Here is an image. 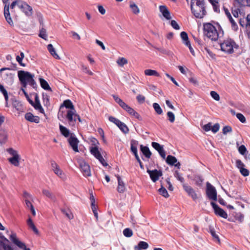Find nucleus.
Here are the masks:
<instances>
[{
    "mask_svg": "<svg viewBox=\"0 0 250 250\" xmlns=\"http://www.w3.org/2000/svg\"><path fill=\"white\" fill-rule=\"evenodd\" d=\"M190 8L192 13L197 18H203L207 13L205 0H191Z\"/></svg>",
    "mask_w": 250,
    "mask_h": 250,
    "instance_id": "f257e3e1",
    "label": "nucleus"
},
{
    "mask_svg": "<svg viewBox=\"0 0 250 250\" xmlns=\"http://www.w3.org/2000/svg\"><path fill=\"white\" fill-rule=\"evenodd\" d=\"M19 80L22 85L21 88H25L28 84L33 88L37 87V84L34 79V75L28 71L21 70L18 73Z\"/></svg>",
    "mask_w": 250,
    "mask_h": 250,
    "instance_id": "f03ea898",
    "label": "nucleus"
},
{
    "mask_svg": "<svg viewBox=\"0 0 250 250\" xmlns=\"http://www.w3.org/2000/svg\"><path fill=\"white\" fill-rule=\"evenodd\" d=\"M204 34L211 41H216L220 34L223 35V31L218 32L216 27L210 23H205L203 25Z\"/></svg>",
    "mask_w": 250,
    "mask_h": 250,
    "instance_id": "7ed1b4c3",
    "label": "nucleus"
},
{
    "mask_svg": "<svg viewBox=\"0 0 250 250\" xmlns=\"http://www.w3.org/2000/svg\"><path fill=\"white\" fill-rule=\"evenodd\" d=\"M113 99L115 102L118 103L119 105L125 110L128 114L131 116H133L136 118L141 120V118L140 115L136 112L133 108L130 107L128 105L125 104L121 99L118 96L115 95H112Z\"/></svg>",
    "mask_w": 250,
    "mask_h": 250,
    "instance_id": "20e7f679",
    "label": "nucleus"
},
{
    "mask_svg": "<svg viewBox=\"0 0 250 250\" xmlns=\"http://www.w3.org/2000/svg\"><path fill=\"white\" fill-rule=\"evenodd\" d=\"M220 46L221 50L227 54H231L234 52V49L238 48V45L235 42L230 39L224 41L220 43Z\"/></svg>",
    "mask_w": 250,
    "mask_h": 250,
    "instance_id": "39448f33",
    "label": "nucleus"
},
{
    "mask_svg": "<svg viewBox=\"0 0 250 250\" xmlns=\"http://www.w3.org/2000/svg\"><path fill=\"white\" fill-rule=\"evenodd\" d=\"M7 151L12 156L8 158L9 162L15 167H18L20 165V156L18 154L17 151L12 148L7 149Z\"/></svg>",
    "mask_w": 250,
    "mask_h": 250,
    "instance_id": "423d86ee",
    "label": "nucleus"
},
{
    "mask_svg": "<svg viewBox=\"0 0 250 250\" xmlns=\"http://www.w3.org/2000/svg\"><path fill=\"white\" fill-rule=\"evenodd\" d=\"M9 239L11 241L20 249L23 250H31L29 248H27L26 245L23 242L21 241L17 236L16 234L11 231L9 235Z\"/></svg>",
    "mask_w": 250,
    "mask_h": 250,
    "instance_id": "0eeeda50",
    "label": "nucleus"
},
{
    "mask_svg": "<svg viewBox=\"0 0 250 250\" xmlns=\"http://www.w3.org/2000/svg\"><path fill=\"white\" fill-rule=\"evenodd\" d=\"M206 194L208 197L213 201L217 200V191L215 188L210 183H207Z\"/></svg>",
    "mask_w": 250,
    "mask_h": 250,
    "instance_id": "6e6552de",
    "label": "nucleus"
},
{
    "mask_svg": "<svg viewBox=\"0 0 250 250\" xmlns=\"http://www.w3.org/2000/svg\"><path fill=\"white\" fill-rule=\"evenodd\" d=\"M19 4V8L26 16L29 17L33 15V8L27 2L21 0Z\"/></svg>",
    "mask_w": 250,
    "mask_h": 250,
    "instance_id": "1a4fd4ad",
    "label": "nucleus"
},
{
    "mask_svg": "<svg viewBox=\"0 0 250 250\" xmlns=\"http://www.w3.org/2000/svg\"><path fill=\"white\" fill-rule=\"evenodd\" d=\"M182 186L184 190L193 201H196L198 199V195L196 193V191L191 186L185 183H183Z\"/></svg>",
    "mask_w": 250,
    "mask_h": 250,
    "instance_id": "9d476101",
    "label": "nucleus"
},
{
    "mask_svg": "<svg viewBox=\"0 0 250 250\" xmlns=\"http://www.w3.org/2000/svg\"><path fill=\"white\" fill-rule=\"evenodd\" d=\"M90 153L100 161L103 166H107V163L102 156L97 146H95L93 147H91L90 148Z\"/></svg>",
    "mask_w": 250,
    "mask_h": 250,
    "instance_id": "9b49d317",
    "label": "nucleus"
},
{
    "mask_svg": "<svg viewBox=\"0 0 250 250\" xmlns=\"http://www.w3.org/2000/svg\"><path fill=\"white\" fill-rule=\"evenodd\" d=\"M79 163L83 175L85 177L90 176L91 171L89 166L83 160H80Z\"/></svg>",
    "mask_w": 250,
    "mask_h": 250,
    "instance_id": "f8f14e48",
    "label": "nucleus"
},
{
    "mask_svg": "<svg viewBox=\"0 0 250 250\" xmlns=\"http://www.w3.org/2000/svg\"><path fill=\"white\" fill-rule=\"evenodd\" d=\"M32 95L34 96L35 102H33V104H31V105L33 106L36 110L39 111L42 114H44V111L40 103L38 94L36 93H33L30 94V95Z\"/></svg>",
    "mask_w": 250,
    "mask_h": 250,
    "instance_id": "ddd939ff",
    "label": "nucleus"
},
{
    "mask_svg": "<svg viewBox=\"0 0 250 250\" xmlns=\"http://www.w3.org/2000/svg\"><path fill=\"white\" fill-rule=\"evenodd\" d=\"M210 205L213 208L214 213L216 215L219 216L225 219H227L228 218V214L227 212L222 208H220L217 204L211 202L210 203Z\"/></svg>",
    "mask_w": 250,
    "mask_h": 250,
    "instance_id": "4468645a",
    "label": "nucleus"
},
{
    "mask_svg": "<svg viewBox=\"0 0 250 250\" xmlns=\"http://www.w3.org/2000/svg\"><path fill=\"white\" fill-rule=\"evenodd\" d=\"M76 116L77 114L76 113L75 110H68L66 117L68 120L70 125H74L76 122Z\"/></svg>",
    "mask_w": 250,
    "mask_h": 250,
    "instance_id": "2eb2a0df",
    "label": "nucleus"
},
{
    "mask_svg": "<svg viewBox=\"0 0 250 250\" xmlns=\"http://www.w3.org/2000/svg\"><path fill=\"white\" fill-rule=\"evenodd\" d=\"M50 163L51 168L54 172L60 178H63L64 173L58 164L53 160L51 161Z\"/></svg>",
    "mask_w": 250,
    "mask_h": 250,
    "instance_id": "dca6fc26",
    "label": "nucleus"
},
{
    "mask_svg": "<svg viewBox=\"0 0 250 250\" xmlns=\"http://www.w3.org/2000/svg\"><path fill=\"white\" fill-rule=\"evenodd\" d=\"M151 146L155 149H156L158 152L159 154L162 158H163L164 159L166 158V154L164 149L163 146H162L156 142H152L151 143Z\"/></svg>",
    "mask_w": 250,
    "mask_h": 250,
    "instance_id": "f3484780",
    "label": "nucleus"
},
{
    "mask_svg": "<svg viewBox=\"0 0 250 250\" xmlns=\"http://www.w3.org/2000/svg\"><path fill=\"white\" fill-rule=\"evenodd\" d=\"M68 143L75 152H79L78 144L79 141L75 136L71 135L68 139Z\"/></svg>",
    "mask_w": 250,
    "mask_h": 250,
    "instance_id": "a211bd4d",
    "label": "nucleus"
},
{
    "mask_svg": "<svg viewBox=\"0 0 250 250\" xmlns=\"http://www.w3.org/2000/svg\"><path fill=\"white\" fill-rule=\"evenodd\" d=\"M147 172L149 174L150 177L153 182L157 181L159 178L162 175V171L157 169L153 170L148 169Z\"/></svg>",
    "mask_w": 250,
    "mask_h": 250,
    "instance_id": "6ab92c4d",
    "label": "nucleus"
},
{
    "mask_svg": "<svg viewBox=\"0 0 250 250\" xmlns=\"http://www.w3.org/2000/svg\"><path fill=\"white\" fill-rule=\"evenodd\" d=\"M4 15L6 21L10 25H13V21L11 18L9 12V5L5 4L4 8Z\"/></svg>",
    "mask_w": 250,
    "mask_h": 250,
    "instance_id": "aec40b11",
    "label": "nucleus"
},
{
    "mask_svg": "<svg viewBox=\"0 0 250 250\" xmlns=\"http://www.w3.org/2000/svg\"><path fill=\"white\" fill-rule=\"evenodd\" d=\"M117 178L118 180L117 190L119 193H124L126 189L125 184L119 175H117Z\"/></svg>",
    "mask_w": 250,
    "mask_h": 250,
    "instance_id": "412c9836",
    "label": "nucleus"
},
{
    "mask_svg": "<svg viewBox=\"0 0 250 250\" xmlns=\"http://www.w3.org/2000/svg\"><path fill=\"white\" fill-rule=\"evenodd\" d=\"M159 10L163 16L167 19L170 20L171 19L170 13L168 11L167 8L165 5H160L159 6Z\"/></svg>",
    "mask_w": 250,
    "mask_h": 250,
    "instance_id": "4be33fe9",
    "label": "nucleus"
},
{
    "mask_svg": "<svg viewBox=\"0 0 250 250\" xmlns=\"http://www.w3.org/2000/svg\"><path fill=\"white\" fill-rule=\"evenodd\" d=\"M25 118L26 120L33 123H39L40 118L38 116H34L30 112L27 113L25 115Z\"/></svg>",
    "mask_w": 250,
    "mask_h": 250,
    "instance_id": "5701e85b",
    "label": "nucleus"
},
{
    "mask_svg": "<svg viewBox=\"0 0 250 250\" xmlns=\"http://www.w3.org/2000/svg\"><path fill=\"white\" fill-rule=\"evenodd\" d=\"M42 194L44 196L51 199L53 201H55L56 198L55 195L49 190L46 189H42Z\"/></svg>",
    "mask_w": 250,
    "mask_h": 250,
    "instance_id": "b1692460",
    "label": "nucleus"
},
{
    "mask_svg": "<svg viewBox=\"0 0 250 250\" xmlns=\"http://www.w3.org/2000/svg\"><path fill=\"white\" fill-rule=\"evenodd\" d=\"M47 49L50 54L55 59L60 60L61 59L59 56L57 54L56 52L55 48H54L52 44H49L47 46Z\"/></svg>",
    "mask_w": 250,
    "mask_h": 250,
    "instance_id": "393cba45",
    "label": "nucleus"
},
{
    "mask_svg": "<svg viewBox=\"0 0 250 250\" xmlns=\"http://www.w3.org/2000/svg\"><path fill=\"white\" fill-rule=\"evenodd\" d=\"M131 145V151L135 156L138 155L137 153V146L138 145V142L135 140H132L130 142Z\"/></svg>",
    "mask_w": 250,
    "mask_h": 250,
    "instance_id": "a878e982",
    "label": "nucleus"
},
{
    "mask_svg": "<svg viewBox=\"0 0 250 250\" xmlns=\"http://www.w3.org/2000/svg\"><path fill=\"white\" fill-rule=\"evenodd\" d=\"M141 151L143 154L147 158H149L151 155V152H150L149 148L146 146H143L142 145L140 146Z\"/></svg>",
    "mask_w": 250,
    "mask_h": 250,
    "instance_id": "bb28decb",
    "label": "nucleus"
},
{
    "mask_svg": "<svg viewBox=\"0 0 250 250\" xmlns=\"http://www.w3.org/2000/svg\"><path fill=\"white\" fill-rule=\"evenodd\" d=\"M27 224L28 227L33 231V232L36 234L39 235V231L37 229L32 219L30 217L27 221Z\"/></svg>",
    "mask_w": 250,
    "mask_h": 250,
    "instance_id": "cd10ccee",
    "label": "nucleus"
},
{
    "mask_svg": "<svg viewBox=\"0 0 250 250\" xmlns=\"http://www.w3.org/2000/svg\"><path fill=\"white\" fill-rule=\"evenodd\" d=\"M166 161L168 165L173 166L177 162V159L174 156L169 155L167 156Z\"/></svg>",
    "mask_w": 250,
    "mask_h": 250,
    "instance_id": "c85d7f7f",
    "label": "nucleus"
},
{
    "mask_svg": "<svg viewBox=\"0 0 250 250\" xmlns=\"http://www.w3.org/2000/svg\"><path fill=\"white\" fill-rule=\"evenodd\" d=\"M148 248V244L144 241H140L138 243L137 246L134 247V250H137V249L146 250Z\"/></svg>",
    "mask_w": 250,
    "mask_h": 250,
    "instance_id": "c756f323",
    "label": "nucleus"
},
{
    "mask_svg": "<svg viewBox=\"0 0 250 250\" xmlns=\"http://www.w3.org/2000/svg\"><path fill=\"white\" fill-rule=\"evenodd\" d=\"M7 139V134L5 130L0 129V145L4 144Z\"/></svg>",
    "mask_w": 250,
    "mask_h": 250,
    "instance_id": "7c9ffc66",
    "label": "nucleus"
},
{
    "mask_svg": "<svg viewBox=\"0 0 250 250\" xmlns=\"http://www.w3.org/2000/svg\"><path fill=\"white\" fill-rule=\"evenodd\" d=\"M129 7L134 14H138L140 13V9L138 6L133 2H130Z\"/></svg>",
    "mask_w": 250,
    "mask_h": 250,
    "instance_id": "2f4dec72",
    "label": "nucleus"
},
{
    "mask_svg": "<svg viewBox=\"0 0 250 250\" xmlns=\"http://www.w3.org/2000/svg\"><path fill=\"white\" fill-rule=\"evenodd\" d=\"M60 130L61 134L65 137H67L69 136L70 131L66 127L63 125H59Z\"/></svg>",
    "mask_w": 250,
    "mask_h": 250,
    "instance_id": "473e14b6",
    "label": "nucleus"
},
{
    "mask_svg": "<svg viewBox=\"0 0 250 250\" xmlns=\"http://www.w3.org/2000/svg\"><path fill=\"white\" fill-rule=\"evenodd\" d=\"M144 73L146 76H160L159 74L157 71L152 69H146L144 71Z\"/></svg>",
    "mask_w": 250,
    "mask_h": 250,
    "instance_id": "72a5a7b5",
    "label": "nucleus"
},
{
    "mask_svg": "<svg viewBox=\"0 0 250 250\" xmlns=\"http://www.w3.org/2000/svg\"><path fill=\"white\" fill-rule=\"evenodd\" d=\"M235 3L242 6L250 7V0H234Z\"/></svg>",
    "mask_w": 250,
    "mask_h": 250,
    "instance_id": "f704fd0d",
    "label": "nucleus"
},
{
    "mask_svg": "<svg viewBox=\"0 0 250 250\" xmlns=\"http://www.w3.org/2000/svg\"><path fill=\"white\" fill-rule=\"evenodd\" d=\"M42 88L45 90H51L50 87L49 86L48 83L43 79L40 78L39 79Z\"/></svg>",
    "mask_w": 250,
    "mask_h": 250,
    "instance_id": "c9c22d12",
    "label": "nucleus"
},
{
    "mask_svg": "<svg viewBox=\"0 0 250 250\" xmlns=\"http://www.w3.org/2000/svg\"><path fill=\"white\" fill-rule=\"evenodd\" d=\"M42 101L44 106H48L50 104L49 96L45 93H42Z\"/></svg>",
    "mask_w": 250,
    "mask_h": 250,
    "instance_id": "e433bc0d",
    "label": "nucleus"
},
{
    "mask_svg": "<svg viewBox=\"0 0 250 250\" xmlns=\"http://www.w3.org/2000/svg\"><path fill=\"white\" fill-rule=\"evenodd\" d=\"M63 105L69 110H75L74 106L72 103L69 100H65L63 103Z\"/></svg>",
    "mask_w": 250,
    "mask_h": 250,
    "instance_id": "4c0bfd02",
    "label": "nucleus"
},
{
    "mask_svg": "<svg viewBox=\"0 0 250 250\" xmlns=\"http://www.w3.org/2000/svg\"><path fill=\"white\" fill-rule=\"evenodd\" d=\"M118 127L120 128V129L124 133L126 134L129 132V129L126 126V125L121 122V123L119 125Z\"/></svg>",
    "mask_w": 250,
    "mask_h": 250,
    "instance_id": "58836bf2",
    "label": "nucleus"
},
{
    "mask_svg": "<svg viewBox=\"0 0 250 250\" xmlns=\"http://www.w3.org/2000/svg\"><path fill=\"white\" fill-rule=\"evenodd\" d=\"M61 211L70 220L73 218V215L71 211L67 209L62 208Z\"/></svg>",
    "mask_w": 250,
    "mask_h": 250,
    "instance_id": "ea45409f",
    "label": "nucleus"
},
{
    "mask_svg": "<svg viewBox=\"0 0 250 250\" xmlns=\"http://www.w3.org/2000/svg\"><path fill=\"white\" fill-rule=\"evenodd\" d=\"M209 2L212 4L213 10L215 12L219 11V6H218V2L216 0H208Z\"/></svg>",
    "mask_w": 250,
    "mask_h": 250,
    "instance_id": "a19ab883",
    "label": "nucleus"
},
{
    "mask_svg": "<svg viewBox=\"0 0 250 250\" xmlns=\"http://www.w3.org/2000/svg\"><path fill=\"white\" fill-rule=\"evenodd\" d=\"M39 36L40 37L45 40H46L47 38L46 29L44 28H43V26L40 29V34Z\"/></svg>",
    "mask_w": 250,
    "mask_h": 250,
    "instance_id": "79ce46f5",
    "label": "nucleus"
},
{
    "mask_svg": "<svg viewBox=\"0 0 250 250\" xmlns=\"http://www.w3.org/2000/svg\"><path fill=\"white\" fill-rule=\"evenodd\" d=\"M0 92L2 93L5 101L8 100V95L7 90L5 89L3 85L0 84Z\"/></svg>",
    "mask_w": 250,
    "mask_h": 250,
    "instance_id": "37998d69",
    "label": "nucleus"
},
{
    "mask_svg": "<svg viewBox=\"0 0 250 250\" xmlns=\"http://www.w3.org/2000/svg\"><path fill=\"white\" fill-rule=\"evenodd\" d=\"M153 107L155 111V112L159 115H161L163 113V110L161 107L159 105V104L156 103H154L153 104Z\"/></svg>",
    "mask_w": 250,
    "mask_h": 250,
    "instance_id": "c03bdc74",
    "label": "nucleus"
},
{
    "mask_svg": "<svg viewBox=\"0 0 250 250\" xmlns=\"http://www.w3.org/2000/svg\"><path fill=\"white\" fill-rule=\"evenodd\" d=\"M124 235L126 237H130L133 235L132 230L129 228H126L123 231Z\"/></svg>",
    "mask_w": 250,
    "mask_h": 250,
    "instance_id": "a18cd8bd",
    "label": "nucleus"
},
{
    "mask_svg": "<svg viewBox=\"0 0 250 250\" xmlns=\"http://www.w3.org/2000/svg\"><path fill=\"white\" fill-rule=\"evenodd\" d=\"M80 64L82 70L84 73L91 76L93 75V72L89 70L88 67L86 66H85L83 63H81Z\"/></svg>",
    "mask_w": 250,
    "mask_h": 250,
    "instance_id": "49530a36",
    "label": "nucleus"
},
{
    "mask_svg": "<svg viewBox=\"0 0 250 250\" xmlns=\"http://www.w3.org/2000/svg\"><path fill=\"white\" fill-rule=\"evenodd\" d=\"M174 177L183 184L184 182V178L183 177L181 174H180L178 170H176L174 173Z\"/></svg>",
    "mask_w": 250,
    "mask_h": 250,
    "instance_id": "de8ad7c7",
    "label": "nucleus"
},
{
    "mask_svg": "<svg viewBox=\"0 0 250 250\" xmlns=\"http://www.w3.org/2000/svg\"><path fill=\"white\" fill-rule=\"evenodd\" d=\"M180 36L183 40V43L185 44V42H189L188 34L186 32L183 31L180 34Z\"/></svg>",
    "mask_w": 250,
    "mask_h": 250,
    "instance_id": "09e8293b",
    "label": "nucleus"
},
{
    "mask_svg": "<svg viewBox=\"0 0 250 250\" xmlns=\"http://www.w3.org/2000/svg\"><path fill=\"white\" fill-rule=\"evenodd\" d=\"M117 64L120 66H123L127 63V60L125 58H120L117 61Z\"/></svg>",
    "mask_w": 250,
    "mask_h": 250,
    "instance_id": "8fccbe9b",
    "label": "nucleus"
},
{
    "mask_svg": "<svg viewBox=\"0 0 250 250\" xmlns=\"http://www.w3.org/2000/svg\"><path fill=\"white\" fill-rule=\"evenodd\" d=\"M159 192L161 195L163 196L164 197L167 198L169 196L167 191V189L164 187H162L159 189Z\"/></svg>",
    "mask_w": 250,
    "mask_h": 250,
    "instance_id": "3c124183",
    "label": "nucleus"
},
{
    "mask_svg": "<svg viewBox=\"0 0 250 250\" xmlns=\"http://www.w3.org/2000/svg\"><path fill=\"white\" fill-rule=\"evenodd\" d=\"M167 118H168V121L170 123H173L174 122V121H175V115L173 114V113H172L171 111H168L167 113Z\"/></svg>",
    "mask_w": 250,
    "mask_h": 250,
    "instance_id": "603ef678",
    "label": "nucleus"
},
{
    "mask_svg": "<svg viewBox=\"0 0 250 250\" xmlns=\"http://www.w3.org/2000/svg\"><path fill=\"white\" fill-rule=\"evenodd\" d=\"M108 120L110 122L115 124L117 126L121 123V121L113 116H109Z\"/></svg>",
    "mask_w": 250,
    "mask_h": 250,
    "instance_id": "864d4df0",
    "label": "nucleus"
},
{
    "mask_svg": "<svg viewBox=\"0 0 250 250\" xmlns=\"http://www.w3.org/2000/svg\"><path fill=\"white\" fill-rule=\"evenodd\" d=\"M21 90L22 91V92L23 93L24 96H25L27 100L28 101V102L29 103V104H33V101L31 99V98H30V96L28 94V93L26 92L24 88H21Z\"/></svg>",
    "mask_w": 250,
    "mask_h": 250,
    "instance_id": "5fc2aeb1",
    "label": "nucleus"
},
{
    "mask_svg": "<svg viewBox=\"0 0 250 250\" xmlns=\"http://www.w3.org/2000/svg\"><path fill=\"white\" fill-rule=\"evenodd\" d=\"M211 97L215 101H218L220 100L219 95L215 91H212L210 92Z\"/></svg>",
    "mask_w": 250,
    "mask_h": 250,
    "instance_id": "6e6d98bb",
    "label": "nucleus"
},
{
    "mask_svg": "<svg viewBox=\"0 0 250 250\" xmlns=\"http://www.w3.org/2000/svg\"><path fill=\"white\" fill-rule=\"evenodd\" d=\"M229 20L230 21V22L231 24V27L234 30H236L238 28L237 25L236 23L235 22L234 20L233 19L232 17H231V18H229Z\"/></svg>",
    "mask_w": 250,
    "mask_h": 250,
    "instance_id": "4d7b16f0",
    "label": "nucleus"
},
{
    "mask_svg": "<svg viewBox=\"0 0 250 250\" xmlns=\"http://www.w3.org/2000/svg\"><path fill=\"white\" fill-rule=\"evenodd\" d=\"M209 231L210 232L212 236V237L216 239L217 241L219 242V238L218 235L216 233L215 230L213 228H209Z\"/></svg>",
    "mask_w": 250,
    "mask_h": 250,
    "instance_id": "13d9d810",
    "label": "nucleus"
},
{
    "mask_svg": "<svg viewBox=\"0 0 250 250\" xmlns=\"http://www.w3.org/2000/svg\"><path fill=\"white\" fill-rule=\"evenodd\" d=\"M236 117L242 123H245L246 122L245 116L241 113H237Z\"/></svg>",
    "mask_w": 250,
    "mask_h": 250,
    "instance_id": "bf43d9fd",
    "label": "nucleus"
},
{
    "mask_svg": "<svg viewBox=\"0 0 250 250\" xmlns=\"http://www.w3.org/2000/svg\"><path fill=\"white\" fill-rule=\"evenodd\" d=\"M240 172L241 174L244 177L248 176L250 173L249 170L248 169L244 168V167L242 168H241V169H240Z\"/></svg>",
    "mask_w": 250,
    "mask_h": 250,
    "instance_id": "052dcab7",
    "label": "nucleus"
},
{
    "mask_svg": "<svg viewBox=\"0 0 250 250\" xmlns=\"http://www.w3.org/2000/svg\"><path fill=\"white\" fill-rule=\"evenodd\" d=\"M232 131V128L230 126H225L223 128V133L224 134H227V133L231 132Z\"/></svg>",
    "mask_w": 250,
    "mask_h": 250,
    "instance_id": "680f3d73",
    "label": "nucleus"
},
{
    "mask_svg": "<svg viewBox=\"0 0 250 250\" xmlns=\"http://www.w3.org/2000/svg\"><path fill=\"white\" fill-rule=\"evenodd\" d=\"M238 151L241 154L244 155L247 151V148L244 145H241L239 147Z\"/></svg>",
    "mask_w": 250,
    "mask_h": 250,
    "instance_id": "e2e57ef3",
    "label": "nucleus"
},
{
    "mask_svg": "<svg viewBox=\"0 0 250 250\" xmlns=\"http://www.w3.org/2000/svg\"><path fill=\"white\" fill-rule=\"evenodd\" d=\"M236 166L240 170L245 167V165L240 160H237L236 161Z\"/></svg>",
    "mask_w": 250,
    "mask_h": 250,
    "instance_id": "0e129e2a",
    "label": "nucleus"
},
{
    "mask_svg": "<svg viewBox=\"0 0 250 250\" xmlns=\"http://www.w3.org/2000/svg\"><path fill=\"white\" fill-rule=\"evenodd\" d=\"M211 126H212L211 123H208V124L204 125L203 126V129L206 131H208L211 130Z\"/></svg>",
    "mask_w": 250,
    "mask_h": 250,
    "instance_id": "69168bd1",
    "label": "nucleus"
},
{
    "mask_svg": "<svg viewBox=\"0 0 250 250\" xmlns=\"http://www.w3.org/2000/svg\"><path fill=\"white\" fill-rule=\"evenodd\" d=\"M220 128V125L219 124H215L212 127L211 126V131L213 133H216Z\"/></svg>",
    "mask_w": 250,
    "mask_h": 250,
    "instance_id": "338daca9",
    "label": "nucleus"
},
{
    "mask_svg": "<svg viewBox=\"0 0 250 250\" xmlns=\"http://www.w3.org/2000/svg\"><path fill=\"white\" fill-rule=\"evenodd\" d=\"M171 25L174 29L179 30L180 29L178 24L174 20H172L171 21Z\"/></svg>",
    "mask_w": 250,
    "mask_h": 250,
    "instance_id": "774afa93",
    "label": "nucleus"
}]
</instances>
